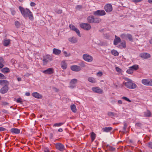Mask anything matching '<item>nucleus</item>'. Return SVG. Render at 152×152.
Instances as JSON below:
<instances>
[{
	"mask_svg": "<svg viewBox=\"0 0 152 152\" xmlns=\"http://www.w3.org/2000/svg\"><path fill=\"white\" fill-rule=\"evenodd\" d=\"M116 71L118 72H121V69H120L119 68L116 67L115 68Z\"/></svg>",
	"mask_w": 152,
	"mask_h": 152,
	"instance_id": "nucleus-50",
	"label": "nucleus"
},
{
	"mask_svg": "<svg viewBox=\"0 0 152 152\" xmlns=\"http://www.w3.org/2000/svg\"><path fill=\"white\" fill-rule=\"evenodd\" d=\"M77 82V80L76 79L74 78L72 79L69 83V87L71 88H73L76 86V84Z\"/></svg>",
	"mask_w": 152,
	"mask_h": 152,
	"instance_id": "nucleus-8",
	"label": "nucleus"
},
{
	"mask_svg": "<svg viewBox=\"0 0 152 152\" xmlns=\"http://www.w3.org/2000/svg\"><path fill=\"white\" fill-rule=\"evenodd\" d=\"M23 100L21 98H19L17 99L16 100V102L17 103H19L20 104H22Z\"/></svg>",
	"mask_w": 152,
	"mask_h": 152,
	"instance_id": "nucleus-41",
	"label": "nucleus"
},
{
	"mask_svg": "<svg viewBox=\"0 0 152 152\" xmlns=\"http://www.w3.org/2000/svg\"><path fill=\"white\" fill-rule=\"evenodd\" d=\"M124 127H123V132L124 133H126V130L127 126V124L126 121H124L123 123Z\"/></svg>",
	"mask_w": 152,
	"mask_h": 152,
	"instance_id": "nucleus-33",
	"label": "nucleus"
},
{
	"mask_svg": "<svg viewBox=\"0 0 152 152\" xmlns=\"http://www.w3.org/2000/svg\"><path fill=\"white\" fill-rule=\"evenodd\" d=\"M61 68L63 69H65L67 68V64L65 61H63L61 63Z\"/></svg>",
	"mask_w": 152,
	"mask_h": 152,
	"instance_id": "nucleus-25",
	"label": "nucleus"
},
{
	"mask_svg": "<svg viewBox=\"0 0 152 152\" xmlns=\"http://www.w3.org/2000/svg\"><path fill=\"white\" fill-rule=\"evenodd\" d=\"M9 82L7 80H0V85L3 86H8Z\"/></svg>",
	"mask_w": 152,
	"mask_h": 152,
	"instance_id": "nucleus-17",
	"label": "nucleus"
},
{
	"mask_svg": "<svg viewBox=\"0 0 152 152\" xmlns=\"http://www.w3.org/2000/svg\"><path fill=\"white\" fill-rule=\"evenodd\" d=\"M61 52V50L58 49L54 48L53 50V53L55 55H58Z\"/></svg>",
	"mask_w": 152,
	"mask_h": 152,
	"instance_id": "nucleus-24",
	"label": "nucleus"
},
{
	"mask_svg": "<svg viewBox=\"0 0 152 152\" xmlns=\"http://www.w3.org/2000/svg\"><path fill=\"white\" fill-rule=\"evenodd\" d=\"M10 132L12 134H18L20 132V130L17 128H13L11 129Z\"/></svg>",
	"mask_w": 152,
	"mask_h": 152,
	"instance_id": "nucleus-21",
	"label": "nucleus"
},
{
	"mask_svg": "<svg viewBox=\"0 0 152 152\" xmlns=\"http://www.w3.org/2000/svg\"><path fill=\"white\" fill-rule=\"evenodd\" d=\"M18 8L21 14L25 18H28L31 20H33L34 19L33 15L28 9L25 8L20 6H19Z\"/></svg>",
	"mask_w": 152,
	"mask_h": 152,
	"instance_id": "nucleus-1",
	"label": "nucleus"
},
{
	"mask_svg": "<svg viewBox=\"0 0 152 152\" xmlns=\"http://www.w3.org/2000/svg\"><path fill=\"white\" fill-rule=\"evenodd\" d=\"M15 11L14 10H12L11 11L12 14L13 15H14L15 14Z\"/></svg>",
	"mask_w": 152,
	"mask_h": 152,
	"instance_id": "nucleus-61",
	"label": "nucleus"
},
{
	"mask_svg": "<svg viewBox=\"0 0 152 152\" xmlns=\"http://www.w3.org/2000/svg\"><path fill=\"white\" fill-rule=\"evenodd\" d=\"M1 72L4 73H7L10 71V69L7 67H5L2 69L1 70Z\"/></svg>",
	"mask_w": 152,
	"mask_h": 152,
	"instance_id": "nucleus-26",
	"label": "nucleus"
},
{
	"mask_svg": "<svg viewBox=\"0 0 152 152\" xmlns=\"http://www.w3.org/2000/svg\"><path fill=\"white\" fill-rule=\"evenodd\" d=\"M36 5V4L34 2H31L30 3V5L31 7H35Z\"/></svg>",
	"mask_w": 152,
	"mask_h": 152,
	"instance_id": "nucleus-54",
	"label": "nucleus"
},
{
	"mask_svg": "<svg viewBox=\"0 0 152 152\" xmlns=\"http://www.w3.org/2000/svg\"><path fill=\"white\" fill-rule=\"evenodd\" d=\"M4 63H0V69L2 68L4 66Z\"/></svg>",
	"mask_w": 152,
	"mask_h": 152,
	"instance_id": "nucleus-62",
	"label": "nucleus"
},
{
	"mask_svg": "<svg viewBox=\"0 0 152 152\" xmlns=\"http://www.w3.org/2000/svg\"><path fill=\"white\" fill-rule=\"evenodd\" d=\"M30 93L28 92H26L25 93V95L27 96H29L30 95Z\"/></svg>",
	"mask_w": 152,
	"mask_h": 152,
	"instance_id": "nucleus-63",
	"label": "nucleus"
},
{
	"mask_svg": "<svg viewBox=\"0 0 152 152\" xmlns=\"http://www.w3.org/2000/svg\"><path fill=\"white\" fill-rule=\"evenodd\" d=\"M104 9L107 12H110L113 10L112 6L110 4H107L104 6Z\"/></svg>",
	"mask_w": 152,
	"mask_h": 152,
	"instance_id": "nucleus-13",
	"label": "nucleus"
},
{
	"mask_svg": "<svg viewBox=\"0 0 152 152\" xmlns=\"http://www.w3.org/2000/svg\"><path fill=\"white\" fill-rule=\"evenodd\" d=\"M44 152H49V149L48 148H45L44 150Z\"/></svg>",
	"mask_w": 152,
	"mask_h": 152,
	"instance_id": "nucleus-55",
	"label": "nucleus"
},
{
	"mask_svg": "<svg viewBox=\"0 0 152 152\" xmlns=\"http://www.w3.org/2000/svg\"><path fill=\"white\" fill-rule=\"evenodd\" d=\"M10 41V39H4L3 42V45L4 46H8Z\"/></svg>",
	"mask_w": 152,
	"mask_h": 152,
	"instance_id": "nucleus-30",
	"label": "nucleus"
},
{
	"mask_svg": "<svg viewBox=\"0 0 152 152\" xmlns=\"http://www.w3.org/2000/svg\"><path fill=\"white\" fill-rule=\"evenodd\" d=\"M71 109L73 113H76L77 111L76 106L75 104H73L71 106Z\"/></svg>",
	"mask_w": 152,
	"mask_h": 152,
	"instance_id": "nucleus-34",
	"label": "nucleus"
},
{
	"mask_svg": "<svg viewBox=\"0 0 152 152\" xmlns=\"http://www.w3.org/2000/svg\"><path fill=\"white\" fill-rule=\"evenodd\" d=\"M92 90L94 92L98 94H101L103 92L102 90L99 87H93L92 88Z\"/></svg>",
	"mask_w": 152,
	"mask_h": 152,
	"instance_id": "nucleus-12",
	"label": "nucleus"
},
{
	"mask_svg": "<svg viewBox=\"0 0 152 152\" xmlns=\"http://www.w3.org/2000/svg\"><path fill=\"white\" fill-rule=\"evenodd\" d=\"M151 113L150 111L147 110L146 112H144V116L146 117H150L151 116Z\"/></svg>",
	"mask_w": 152,
	"mask_h": 152,
	"instance_id": "nucleus-27",
	"label": "nucleus"
},
{
	"mask_svg": "<svg viewBox=\"0 0 152 152\" xmlns=\"http://www.w3.org/2000/svg\"><path fill=\"white\" fill-rule=\"evenodd\" d=\"M96 134L94 132H92L91 133V138L92 142H93L95 140L96 137Z\"/></svg>",
	"mask_w": 152,
	"mask_h": 152,
	"instance_id": "nucleus-36",
	"label": "nucleus"
},
{
	"mask_svg": "<svg viewBox=\"0 0 152 152\" xmlns=\"http://www.w3.org/2000/svg\"><path fill=\"white\" fill-rule=\"evenodd\" d=\"M118 47L120 48H125L126 47V43L124 41L121 43V45H118Z\"/></svg>",
	"mask_w": 152,
	"mask_h": 152,
	"instance_id": "nucleus-32",
	"label": "nucleus"
},
{
	"mask_svg": "<svg viewBox=\"0 0 152 152\" xmlns=\"http://www.w3.org/2000/svg\"><path fill=\"white\" fill-rule=\"evenodd\" d=\"M142 83L145 86H152V80L151 79H142Z\"/></svg>",
	"mask_w": 152,
	"mask_h": 152,
	"instance_id": "nucleus-9",
	"label": "nucleus"
},
{
	"mask_svg": "<svg viewBox=\"0 0 152 152\" xmlns=\"http://www.w3.org/2000/svg\"><path fill=\"white\" fill-rule=\"evenodd\" d=\"M120 37L121 38L124 39H128L131 42L133 41L132 36L130 34H123L121 35Z\"/></svg>",
	"mask_w": 152,
	"mask_h": 152,
	"instance_id": "nucleus-3",
	"label": "nucleus"
},
{
	"mask_svg": "<svg viewBox=\"0 0 152 152\" xmlns=\"http://www.w3.org/2000/svg\"><path fill=\"white\" fill-rule=\"evenodd\" d=\"M108 115L110 117H112L115 116V114L112 112H109L107 113Z\"/></svg>",
	"mask_w": 152,
	"mask_h": 152,
	"instance_id": "nucleus-42",
	"label": "nucleus"
},
{
	"mask_svg": "<svg viewBox=\"0 0 152 152\" xmlns=\"http://www.w3.org/2000/svg\"><path fill=\"white\" fill-rule=\"evenodd\" d=\"M135 125L137 126L140 127L142 126V124L141 123H137Z\"/></svg>",
	"mask_w": 152,
	"mask_h": 152,
	"instance_id": "nucleus-53",
	"label": "nucleus"
},
{
	"mask_svg": "<svg viewBox=\"0 0 152 152\" xmlns=\"http://www.w3.org/2000/svg\"><path fill=\"white\" fill-rule=\"evenodd\" d=\"M97 75L99 76H101L102 75V72H99L97 73Z\"/></svg>",
	"mask_w": 152,
	"mask_h": 152,
	"instance_id": "nucleus-57",
	"label": "nucleus"
},
{
	"mask_svg": "<svg viewBox=\"0 0 152 152\" xmlns=\"http://www.w3.org/2000/svg\"><path fill=\"white\" fill-rule=\"evenodd\" d=\"M43 58L42 61L44 65L46 64L47 63L52 60V58L49 55H46L44 56Z\"/></svg>",
	"mask_w": 152,
	"mask_h": 152,
	"instance_id": "nucleus-4",
	"label": "nucleus"
},
{
	"mask_svg": "<svg viewBox=\"0 0 152 152\" xmlns=\"http://www.w3.org/2000/svg\"><path fill=\"white\" fill-rule=\"evenodd\" d=\"M63 53L65 56L66 57L69 56H70V53H67L66 51H64Z\"/></svg>",
	"mask_w": 152,
	"mask_h": 152,
	"instance_id": "nucleus-48",
	"label": "nucleus"
},
{
	"mask_svg": "<svg viewBox=\"0 0 152 152\" xmlns=\"http://www.w3.org/2000/svg\"><path fill=\"white\" fill-rule=\"evenodd\" d=\"M111 53L115 56H117L119 55V53L117 51L115 50H113L111 51Z\"/></svg>",
	"mask_w": 152,
	"mask_h": 152,
	"instance_id": "nucleus-37",
	"label": "nucleus"
},
{
	"mask_svg": "<svg viewBox=\"0 0 152 152\" xmlns=\"http://www.w3.org/2000/svg\"><path fill=\"white\" fill-rule=\"evenodd\" d=\"M80 27L86 30H89L91 28V25L87 23H83L80 24Z\"/></svg>",
	"mask_w": 152,
	"mask_h": 152,
	"instance_id": "nucleus-7",
	"label": "nucleus"
},
{
	"mask_svg": "<svg viewBox=\"0 0 152 152\" xmlns=\"http://www.w3.org/2000/svg\"><path fill=\"white\" fill-rule=\"evenodd\" d=\"M112 129V128L110 127H105L102 129L103 132H110Z\"/></svg>",
	"mask_w": 152,
	"mask_h": 152,
	"instance_id": "nucleus-22",
	"label": "nucleus"
},
{
	"mask_svg": "<svg viewBox=\"0 0 152 152\" xmlns=\"http://www.w3.org/2000/svg\"><path fill=\"white\" fill-rule=\"evenodd\" d=\"M6 77L3 74L0 73V79H6Z\"/></svg>",
	"mask_w": 152,
	"mask_h": 152,
	"instance_id": "nucleus-46",
	"label": "nucleus"
},
{
	"mask_svg": "<svg viewBox=\"0 0 152 152\" xmlns=\"http://www.w3.org/2000/svg\"><path fill=\"white\" fill-rule=\"evenodd\" d=\"M126 72L128 74H131L133 73V70L132 68H130V67L129 69L126 71Z\"/></svg>",
	"mask_w": 152,
	"mask_h": 152,
	"instance_id": "nucleus-43",
	"label": "nucleus"
},
{
	"mask_svg": "<svg viewBox=\"0 0 152 152\" xmlns=\"http://www.w3.org/2000/svg\"><path fill=\"white\" fill-rule=\"evenodd\" d=\"M5 130V129L2 127H0V131H3Z\"/></svg>",
	"mask_w": 152,
	"mask_h": 152,
	"instance_id": "nucleus-60",
	"label": "nucleus"
},
{
	"mask_svg": "<svg viewBox=\"0 0 152 152\" xmlns=\"http://www.w3.org/2000/svg\"><path fill=\"white\" fill-rule=\"evenodd\" d=\"M121 39L119 37L116 35L115 36V39L114 40V44L115 45H117L118 43L120 42Z\"/></svg>",
	"mask_w": 152,
	"mask_h": 152,
	"instance_id": "nucleus-20",
	"label": "nucleus"
},
{
	"mask_svg": "<svg viewBox=\"0 0 152 152\" xmlns=\"http://www.w3.org/2000/svg\"><path fill=\"white\" fill-rule=\"evenodd\" d=\"M0 63H4V59L2 57H0Z\"/></svg>",
	"mask_w": 152,
	"mask_h": 152,
	"instance_id": "nucleus-52",
	"label": "nucleus"
},
{
	"mask_svg": "<svg viewBox=\"0 0 152 152\" xmlns=\"http://www.w3.org/2000/svg\"><path fill=\"white\" fill-rule=\"evenodd\" d=\"M2 104L3 105L5 106L8 105L9 104V103L7 102H2Z\"/></svg>",
	"mask_w": 152,
	"mask_h": 152,
	"instance_id": "nucleus-59",
	"label": "nucleus"
},
{
	"mask_svg": "<svg viewBox=\"0 0 152 152\" xmlns=\"http://www.w3.org/2000/svg\"><path fill=\"white\" fill-rule=\"evenodd\" d=\"M64 123H55L53 125V127H56V126H61L62 125L64 124Z\"/></svg>",
	"mask_w": 152,
	"mask_h": 152,
	"instance_id": "nucleus-40",
	"label": "nucleus"
},
{
	"mask_svg": "<svg viewBox=\"0 0 152 152\" xmlns=\"http://www.w3.org/2000/svg\"><path fill=\"white\" fill-rule=\"evenodd\" d=\"M32 95L33 96L36 98L41 99L42 98V96L37 92L33 93L32 94Z\"/></svg>",
	"mask_w": 152,
	"mask_h": 152,
	"instance_id": "nucleus-18",
	"label": "nucleus"
},
{
	"mask_svg": "<svg viewBox=\"0 0 152 152\" xmlns=\"http://www.w3.org/2000/svg\"><path fill=\"white\" fill-rule=\"evenodd\" d=\"M70 69L72 71L76 72H79L81 70L80 66L76 65L72 66Z\"/></svg>",
	"mask_w": 152,
	"mask_h": 152,
	"instance_id": "nucleus-11",
	"label": "nucleus"
},
{
	"mask_svg": "<svg viewBox=\"0 0 152 152\" xmlns=\"http://www.w3.org/2000/svg\"><path fill=\"white\" fill-rule=\"evenodd\" d=\"M118 103L119 104H121L122 103V101L121 100H118Z\"/></svg>",
	"mask_w": 152,
	"mask_h": 152,
	"instance_id": "nucleus-64",
	"label": "nucleus"
},
{
	"mask_svg": "<svg viewBox=\"0 0 152 152\" xmlns=\"http://www.w3.org/2000/svg\"><path fill=\"white\" fill-rule=\"evenodd\" d=\"M106 148L107 150H109L111 151H114L115 150V148L112 147L111 146H110L109 145H106Z\"/></svg>",
	"mask_w": 152,
	"mask_h": 152,
	"instance_id": "nucleus-31",
	"label": "nucleus"
},
{
	"mask_svg": "<svg viewBox=\"0 0 152 152\" xmlns=\"http://www.w3.org/2000/svg\"><path fill=\"white\" fill-rule=\"evenodd\" d=\"M42 72L46 74L51 75L54 73V71L53 68H49L43 71Z\"/></svg>",
	"mask_w": 152,
	"mask_h": 152,
	"instance_id": "nucleus-16",
	"label": "nucleus"
},
{
	"mask_svg": "<svg viewBox=\"0 0 152 152\" xmlns=\"http://www.w3.org/2000/svg\"><path fill=\"white\" fill-rule=\"evenodd\" d=\"M83 58L85 61L88 62H91L93 60V58L92 56L87 54H83Z\"/></svg>",
	"mask_w": 152,
	"mask_h": 152,
	"instance_id": "nucleus-6",
	"label": "nucleus"
},
{
	"mask_svg": "<svg viewBox=\"0 0 152 152\" xmlns=\"http://www.w3.org/2000/svg\"><path fill=\"white\" fill-rule=\"evenodd\" d=\"M127 82L124 83L126 88L131 89H134L136 88V85L132 83V80L127 79Z\"/></svg>",
	"mask_w": 152,
	"mask_h": 152,
	"instance_id": "nucleus-2",
	"label": "nucleus"
},
{
	"mask_svg": "<svg viewBox=\"0 0 152 152\" xmlns=\"http://www.w3.org/2000/svg\"><path fill=\"white\" fill-rule=\"evenodd\" d=\"M69 27L71 29L76 32L79 36L80 37V35L79 31L77 28H76L75 26L72 25L71 24L69 25Z\"/></svg>",
	"mask_w": 152,
	"mask_h": 152,
	"instance_id": "nucleus-15",
	"label": "nucleus"
},
{
	"mask_svg": "<svg viewBox=\"0 0 152 152\" xmlns=\"http://www.w3.org/2000/svg\"><path fill=\"white\" fill-rule=\"evenodd\" d=\"M106 12L103 10H98L93 12V14L95 16H102L106 15Z\"/></svg>",
	"mask_w": 152,
	"mask_h": 152,
	"instance_id": "nucleus-5",
	"label": "nucleus"
},
{
	"mask_svg": "<svg viewBox=\"0 0 152 152\" xmlns=\"http://www.w3.org/2000/svg\"><path fill=\"white\" fill-rule=\"evenodd\" d=\"M82 8V7L81 5H77V6L76 7V8L77 10H79L81 9Z\"/></svg>",
	"mask_w": 152,
	"mask_h": 152,
	"instance_id": "nucleus-51",
	"label": "nucleus"
},
{
	"mask_svg": "<svg viewBox=\"0 0 152 152\" xmlns=\"http://www.w3.org/2000/svg\"><path fill=\"white\" fill-rule=\"evenodd\" d=\"M101 20V19L98 17H95L94 16V20L93 23H99Z\"/></svg>",
	"mask_w": 152,
	"mask_h": 152,
	"instance_id": "nucleus-29",
	"label": "nucleus"
},
{
	"mask_svg": "<svg viewBox=\"0 0 152 152\" xmlns=\"http://www.w3.org/2000/svg\"><path fill=\"white\" fill-rule=\"evenodd\" d=\"M122 99L125 100L126 101H127L129 102H131V101L128 98L125 97L123 96L122 98Z\"/></svg>",
	"mask_w": 152,
	"mask_h": 152,
	"instance_id": "nucleus-47",
	"label": "nucleus"
},
{
	"mask_svg": "<svg viewBox=\"0 0 152 152\" xmlns=\"http://www.w3.org/2000/svg\"><path fill=\"white\" fill-rule=\"evenodd\" d=\"M85 62L84 61H82L79 64V65L81 68H84L86 66Z\"/></svg>",
	"mask_w": 152,
	"mask_h": 152,
	"instance_id": "nucleus-39",
	"label": "nucleus"
},
{
	"mask_svg": "<svg viewBox=\"0 0 152 152\" xmlns=\"http://www.w3.org/2000/svg\"><path fill=\"white\" fill-rule=\"evenodd\" d=\"M69 41L71 42L75 43L77 42V39L76 38L74 37L70 38L69 39Z\"/></svg>",
	"mask_w": 152,
	"mask_h": 152,
	"instance_id": "nucleus-28",
	"label": "nucleus"
},
{
	"mask_svg": "<svg viewBox=\"0 0 152 152\" xmlns=\"http://www.w3.org/2000/svg\"><path fill=\"white\" fill-rule=\"evenodd\" d=\"M139 56L141 58L144 59H147L151 57L150 55L146 53H141L140 54Z\"/></svg>",
	"mask_w": 152,
	"mask_h": 152,
	"instance_id": "nucleus-14",
	"label": "nucleus"
},
{
	"mask_svg": "<svg viewBox=\"0 0 152 152\" xmlns=\"http://www.w3.org/2000/svg\"><path fill=\"white\" fill-rule=\"evenodd\" d=\"M88 80V81L92 83H95L96 82L95 79L92 77H89Z\"/></svg>",
	"mask_w": 152,
	"mask_h": 152,
	"instance_id": "nucleus-35",
	"label": "nucleus"
},
{
	"mask_svg": "<svg viewBox=\"0 0 152 152\" xmlns=\"http://www.w3.org/2000/svg\"><path fill=\"white\" fill-rule=\"evenodd\" d=\"M143 0H133V1L135 3H138L142 1Z\"/></svg>",
	"mask_w": 152,
	"mask_h": 152,
	"instance_id": "nucleus-56",
	"label": "nucleus"
},
{
	"mask_svg": "<svg viewBox=\"0 0 152 152\" xmlns=\"http://www.w3.org/2000/svg\"><path fill=\"white\" fill-rule=\"evenodd\" d=\"M56 148L60 151H63L64 149V146L60 143H57L56 145Z\"/></svg>",
	"mask_w": 152,
	"mask_h": 152,
	"instance_id": "nucleus-10",
	"label": "nucleus"
},
{
	"mask_svg": "<svg viewBox=\"0 0 152 152\" xmlns=\"http://www.w3.org/2000/svg\"><path fill=\"white\" fill-rule=\"evenodd\" d=\"M87 20L89 23H93L94 16L93 15H91L88 16L87 18Z\"/></svg>",
	"mask_w": 152,
	"mask_h": 152,
	"instance_id": "nucleus-23",
	"label": "nucleus"
},
{
	"mask_svg": "<svg viewBox=\"0 0 152 152\" xmlns=\"http://www.w3.org/2000/svg\"><path fill=\"white\" fill-rule=\"evenodd\" d=\"M53 134L52 133H50V134L49 137L50 139H52L53 138Z\"/></svg>",
	"mask_w": 152,
	"mask_h": 152,
	"instance_id": "nucleus-58",
	"label": "nucleus"
},
{
	"mask_svg": "<svg viewBox=\"0 0 152 152\" xmlns=\"http://www.w3.org/2000/svg\"><path fill=\"white\" fill-rule=\"evenodd\" d=\"M130 68H132L133 70H137L139 68L138 65H137L135 64L132 66H131Z\"/></svg>",
	"mask_w": 152,
	"mask_h": 152,
	"instance_id": "nucleus-38",
	"label": "nucleus"
},
{
	"mask_svg": "<svg viewBox=\"0 0 152 152\" xmlns=\"http://www.w3.org/2000/svg\"><path fill=\"white\" fill-rule=\"evenodd\" d=\"M148 147L152 149V142H150L148 143Z\"/></svg>",
	"mask_w": 152,
	"mask_h": 152,
	"instance_id": "nucleus-49",
	"label": "nucleus"
},
{
	"mask_svg": "<svg viewBox=\"0 0 152 152\" xmlns=\"http://www.w3.org/2000/svg\"><path fill=\"white\" fill-rule=\"evenodd\" d=\"M9 89L8 86H3L0 90V93L2 94H4L7 92Z\"/></svg>",
	"mask_w": 152,
	"mask_h": 152,
	"instance_id": "nucleus-19",
	"label": "nucleus"
},
{
	"mask_svg": "<svg viewBox=\"0 0 152 152\" xmlns=\"http://www.w3.org/2000/svg\"><path fill=\"white\" fill-rule=\"evenodd\" d=\"M15 24L17 28H19L20 25V23L18 21H16L15 23Z\"/></svg>",
	"mask_w": 152,
	"mask_h": 152,
	"instance_id": "nucleus-44",
	"label": "nucleus"
},
{
	"mask_svg": "<svg viewBox=\"0 0 152 152\" xmlns=\"http://www.w3.org/2000/svg\"><path fill=\"white\" fill-rule=\"evenodd\" d=\"M55 12L58 14H61L62 13V10L60 9H56Z\"/></svg>",
	"mask_w": 152,
	"mask_h": 152,
	"instance_id": "nucleus-45",
	"label": "nucleus"
}]
</instances>
